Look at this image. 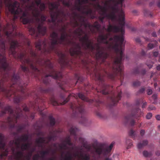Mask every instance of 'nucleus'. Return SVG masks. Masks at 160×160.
<instances>
[{"label": "nucleus", "instance_id": "nucleus-1", "mask_svg": "<svg viewBox=\"0 0 160 160\" xmlns=\"http://www.w3.org/2000/svg\"><path fill=\"white\" fill-rule=\"evenodd\" d=\"M116 2L117 3L114 6H108L112 10L110 13H107V10L103 14V12H100L99 13L100 16L98 18L102 23L103 22L105 18L114 21L116 19V14H117L120 26H113L109 23L107 28L103 27V29L108 32L105 34L103 32H101L98 36L97 41L99 43L106 44L109 49L113 50L115 52L116 56L112 63V71L115 72L117 76L120 77L121 81H122V79L124 77L122 61L124 57L123 54L124 50L123 35L125 32V15L122 8V5L119 8L118 7V4L117 1Z\"/></svg>", "mask_w": 160, "mask_h": 160}, {"label": "nucleus", "instance_id": "nucleus-2", "mask_svg": "<svg viewBox=\"0 0 160 160\" xmlns=\"http://www.w3.org/2000/svg\"><path fill=\"white\" fill-rule=\"evenodd\" d=\"M79 21L81 22L80 26L75 30L74 32L80 37L79 41L84 46L85 50H88L90 53L95 55L96 60V63L94 65L95 80L99 82V85L101 88H112V86L105 82L104 78V77H107L114 80L117 76L115 72L112 71V64L106 62V59L109 55L104 51V48L100 46L99 43H95L93 45V43L89 39L88 35L81 28L83 25L85 28H88L92 33L95 32L94 30L92 28V25L86 22L85 17L79 16Z\"/></svg>", "mask_w": 160, "mask_h": 160}, {"label": "nucleus", "instance_id": "nucleus-3", "mask_svg": "<svg viewBox=\"0 0 160 160\" xmlns=\"http://www.w3.org/2000/svg\"><path fill=\"white\" fill-rule=\"evenodd\" d=\"M23 111L25 112L29 111L28 108L25 105L23 107V110L18 106L15 112H14L12 107L7 105L2 108V110L0 111V116L3 115L7 113H9L10 116L8 118L7 124L8 125L10 128H12L14 127L15 124L17 123V120L21 118L24 117Z\"/></svg>", "mask_w": 160, "mask_h": 160}, {"label": "nucleus", "instance_id": "nucleus-4", "mask_svg": "<svg viewBox=\"0 0 160 160\" xmlns=\"http://www.w3.org/2000/svg\"><path fill=\"white\" fill-rule=\"evenodd\" d=\"M67 35V33H62L60 38L58 39V33L55 32H53L50 35V37L51 38L50 39L51 42L50 48L51 50L54 51L55 50L56 45H66L65 40Z\"/></svg>", "mask_w": 160, "mask_h": 160}, {"label": "nucleus", "instance_id": "nucleus-5", "mask_svg": "<svg viewBox=\"0 0 160 160\" xmlns=\"http://www.w3.org/2000/svg\"><path fill=\"white\" fill-rule=\"evenodd\" d=\"M50 9L51 10L50 16L52 18V22L55 23L58 17L60 16L65 17L66 14L62 10L58 9V5L55 2L49 3Z\"/></svg>", "mask_w": 160, "mask_h": 160}, {"label": "nucleus", "instance_id": "nucleus-6", "mask_svg": "<svg viewBox=\"0 0 160 160\" xmlns=\"http://www.w3.org/2000/svg\"><path fill=\"white\" fill-rule=\"evenodd\" d=\"M81 48L79 44H75L74 46L70 48L69 52L70 55L72 57L78 58L80 59L82 63L88 65V62L84 58V54L81 50Z\"/></svg>", "mask_w": 160, "mask_h": 160}, {"label": "nucleus", "instance_id": "nucleus-7", "mask_svg": "<svg viewBox=\"0 0 160 160\" xmlns=\"http://www.w3.org/2000/svg\"><path fill=\"white\" fill-rule=\"evenodd\" d=\"M143 113L141 112V110L138 108H136L133 110L130 115L125 117V120L126 123L130 122V124L132 126L134 125L135 121L132 118H135L138 120L142 116H143Z\"/></svg>", "mask_w": 160, "mask_h": 160}, {"label": "nucleus", "instance_id": "nucleus-8", "mask_svg": "<svg viewBox=\"0 0 160 160\" xmlns=\"http://www.w3.org/2000/svg\"><path fill=\"white\" fill-rule=\"evenodd\" d=\"M70 106L73 113L76 115L78 113H79L81 114V118L82 121L81 122V123H83L87 121V119L84 115L85 111L84 107L83 105L79 103L77 104L74 103H71Z\"/></svg>", "mask_w": 160, "mask_h": 160}, {"label": "nucleus", "instance_id": "nucleus-9", "mask_svg": "<svg viewBox=\"0 0 160 160\" xmlns=\"http://www.w3.org/2000/svg\"><path fill=\"white\" fill-rule=\"evenodd\" d=\"M47 17L41 14L39 17L40 19V21L39 22L36 20V18H35V20L38 24L37 27V29L38 31V34H41L42 35H45L47 31V28L43 26L44 22L47 19Z\"/></svg>", "mask_w": 160, "mask_h": 160}, {"label": "nucleus", "instance_id": "nucleus-10", "mask_svg": "<svg viewBox=\"0 0 160 160\" xmlns=\"http://www.w3.org/2000/svg\"><path fill=\"white\" fill-rule=\"evenodd\" d=\"M4 136L2 133H0V160H5L8 155L9 149L8 147H5V144L4 142Z\"/></svg>", "mask_w": 160, "mask_h": 160}, {"label": "nucleus", "instance_id": "nucleus-11", "mask_svg": "<svg viewBox=\"0 0 160 160\" xmlns=\"http://www.w3.org/2000/svg\"><path fill=\"white\" fill-rule=\"evenodd\" d=\"M113 144L114 143L112 142L109 147H107L105 148H103L102 147L96 148L95 149V152L99 155L102 154L105 156H109L108 154L110 152L113 147Z\"/></svg>", "mask_w": 160, "mask_h": 160}, {"label": "nucleus", "instance_id": "nucleus-12", "mask_svg": "<svg viewBox=\"0 0 160 160\" xmlns=\"http://www.w3.org/2000/svg\"><path fill=\"white\" fill-rule=\"evenodd\" d=\"M29 136L28 134H24L22 135L20 137L16 139L15 140H11L10 142V146L12 147L13 144H15L18 147L20 145L21 142H25L28 141Z\"/></svg>", "mask_w": 160, "mask_h": 160}, {"label": "nucleus", "instance_id": "nucleus-13", "mask_svg": "<svg viewBox=\"0 0 160 160\" xmlns=\"http://www.w3.org/2000/svg\"><path fill=\"white\" fill-rule=\"evenodd\" d=\"M59 59V63L62 67H70L72 63L64 54L61 53Z\"/></svg>", "mask_w": 160, "mask_h": 160}, {"label": "nucleus", "instance_id": "nucleus-14", "mask_svg": "<svg viewBox=\"0 0 160 160\" xmlns=\"http://www.w3.org/2000/svg\"><path fill=\"white\" fill-rule=\"evenodd\" d=\"M54 136L53 135H48L46 138L40 137L36 139V142L37 143L39 144L38 145L39 147H42V145L41 144L43 143H48L51 140H54Z\"/></svg>", "mask_w": 160, "mask_h": 160}, {"label": "nucleus", "instance_id": "nucleus-15", "mask_svg": "<svg viewBox=\"0 0 160 160\" xmlns=\"http://www.w3.org/2000/svg\"><path fill=\"white\" fill-rule=\"evenodd\" d=\"M78 97L82 100L90 103H92L94 102V101H95L97 103V104L96 105L97 107H98V104H101L102 103V102L99 99H98L97 100L90 99L86 97L83 94L81 93H78Z\"/></svg>", "mask_w": 160, "mask_h": 160}, {"label": "nucleus", "instance_id": "nucleus-16", "mask_svg": "<svg viewBox=\"0 0 160 160\" xmlns=\"http://www.w3.org/2000/svg\"><path fill=\"white\" fill-rule=\"evenodd\" d=\"M89 7H87L86 8H83V10L81 12L83 14H85L87 15H89L90 16V18L92 19H93L96 18V16L95 15L92 14V10L89 8Z\"/></svg>", "mask_w": 160, "mask_h": 160}, {"label": "nucleus", "instance_id": "nucleus-17", "mask_svg": "<svg viewBox=\"0 0 160 160\" xmlns=\"http://www.w3.org/2000/svg\"><path fill=\"white\" fill-rule=\"evenodd\" d=\"M108 5V3L106 2L105 3V6L103 7L100 5L98 2L96 4L94 5L95 7H96V9L98 10H99V12H103L102 14H104L106 12V10H108L106 7Z\"/></svg>", "mask_w": 160, "mask_h": 160}, {"label": "nucleus", "instance_id": "nucleus-18", "mask_svg": "<svg viewBox=\"0 0 160 160\" xmlns=\"http://www.w3.org/2000/svg\"><path fill=\"white\" fill-rule=\"evenodd\" d=\"M73 97L76 98L75 95L74 94H70L68 96L67 98L65 100L64 99L65 97V96L64 93H61L60 95V98L61 99H62L63 101L62 102H60V104L62 105L65 104L70 99V97Z\"/></svg>", "mask_w": 160, "mask_h": 160}, {"label": "nucleus", "instance_id": "nucleus-19", "mask_svg": "<svg viewBox=\"0 0 160 160\" xmlns=\"http://www.w3.org/2000/svg\"><path fill=\"white\" fill-rule=\"evenodd\" d=\"M132 72L134 74H140L141 75H143L146 73V71L144 69L140 70V68L138 67L134 68L132 70Z\"/></svg>", "mask_w": 160, "mask_h": 160}, {"label": "nucleus", "instance_id": "nucleus-20", "mask_svg": "<svg viewBox=\"0 0 160 160\" xmlns=\"http://www.w3.org/2000/svg\"><path fill=\"white\" fill-rule=\"evenodd\" d=\"M43 44L44 48H45L46 46V43L45 41H42L41 40H39L38 41L35 43V46L36 48L38 50L40 51L41 49V45Z\"/></svg>", "mask_w": 160, "mask_h": 160}, {"label": "nucleus", "instance_id": "nucleus-21", "mask_svg": "<svg viewBox=\"0 0 160 160\" xmlns=\"http://www.w3.org/2000/svg\"><path fill=\"white\" fill-rule=\"evenodd\" d=\"M78 4H76L75 5V9L77 10L78 11L82 12V10H83V8H86L87 7H88V5H85L83 7L82 6V3H83L82 2V1L81 2L80 1L81 0H78Z\"/></svg>", "mask_w": 160, "mask_h": 160}, {"label": "nucleus", "instance_id": "nucleus-22", "mask_svg": "<svg viewBox=\"0 0 160 160\" xmlns=\"http://www.w3.org/2000/svg\"><path fill=\"white\" fill-rule=\"evenodd\" d=\"M39 90L42 93H50L52 92V89L49 88L46 89L42 87H40L39 88Z\"/></svg>", "mask_w": 160, "mask_h": 160}, {"label": "nucleus", "instance_id": "nucleus-23", "mask_svg": "<svg viewBox=\"0 0 160 160\" xmlns=\"http://www.w3.org/2000/svg\"><path fill=\"white\" fill-rule=\"evenodd\" d=\"M148 143V141L147 140H144L142 141V142L138 143L137 145V148L138 149H141L144 147L146 146Z\"/></svg>", "mask_w": 160, "mask_h": 160}, {"label": "nucleus", "instance_id": "nucleus-24", "mask_svg": "<svg viewBox=\"0 0 160 160\" xmlns=\"http://www.w3.org/2000/svg\"><path fill=\"white\" fill-rule=\"evenodd\" d=\"M143 103L142 106V108H145L147 105V103L146 102H144L143 99L142 98H140L139 99H138L136 100V105L137 106H139L140 103Z\"/></svg>", "mask_w": 160, "mask_h": 160}, {"label": "nucleus", "instance_id": "nucleus-25", "mask_svg": "<svg viewBox=\"0 0 160 160\" xmlns=\"http://www.w3.org/2000/svg\"><path fill=\"white\" fill-rule=\"evenodd\" d=\"M16 159L17 160H22L21 158L23 157V153L22 152L19 151L14 153Z\"/></svg>", "mask_w": 160, "mask_h": 160}, {"label": "nucleus", "instance_id": "nucleus-26", "mask_svg": "<svg viewBox=\"0 0 160 160\" xmlns=\"http://www.w3.org/2000/svg\"><path fill=\"white\" fill-rule=\"evenodd\" d=\"M24 128V126L22 125H19L16 126L17 132H14V135H18V133H21L22 130Z\"/></svg>", "mask_w": 160, "mask_h": 160}, {"label": "nucleus", "instance_id": "nucleus-27", "mask_svg": "<svg viewBox=\"0 0 160 160\" xmlns=\"http://www.w3.org/2000/svg\"><path fill=\"white\" fill-rule=\"evenodd\" d=\"M78 129L75 127H72L69 129V132L71 135L74 136V138L77 139L76 132H77Z\"/></svg>", "mask_w": 160, "mask_h": 160}, {"label": "nucleus", "instance_id": "nucleus-28", "mask_svg": "<svg viewBox=\"0 0 160 160\" xmlns=\"http://www.w3.org/2000/svg\"><path fill=\"white\" fill-rule=\"evenodd\" d=\"M30 145L28 143H22L21 146V148L22 151L28 150Z\"/></svg>", "mask_w": 160, "mask_h": 160}, {"label": "nucleus", "instance_id": "nucleus-29", "mask_svg": "<svg viewBox=\"0 0 160 160\" xmlns=\"http://www.w3.org/2000/svg\"><path fill=\"white\" fill-rule=\"evenodd\" d=\"M142 154L143 156L145 157H150L152 155V153L151 151L148 152L147 151L144 150L143 151Z\"/></svg>", "mask_w": 160, "mask_h": 160}, {"label": "nucleus", "instance_id": "nucleus-30", "mask_svg": "<svg viewBox=\"0 0 160 160\" xmlns=\"http://www.w3.org/2000/svg\"><path fill=\"white\" fill-rule=\"evenodd\" d=\"M92 25V30L93 29L92 28H94L96 29L98 31L99 30L101 27V25L97 21L95 22Z\"/></svg>", "mask_w": 160, "mask_h": 160}, {"label": "nucleus", "instance_id": "nucleus-31", "mask_svg": "<svg viewBox=\"0 0 160 160\" xmlns=\"http://www.w3.org/2000/svg\"><path fill=\"white\" fill-rule=\"evenodd\" d=\"M129 134L130 136H131L133 139H135V138L136 137V131L133 130L131 129L130 130L129 132Z\"/></svg>", "mask_w": 160, "mask_h": 160}, {"label": "nucleus", "instance_id": "nucleus-32", "mask_svg": "<svg viewBox=\"0 0 160 160\" xmlns=\"http://www.w3.org/2000/svg\"><path fill=\"white\" fill-rule=\"evenodd\" d=\"M64 142L67 144L69 146H72L73 145V143L71 142V140L70 137H67L65 139Z\"/></svg>", "mask_w": 160, "mask_h": 160}, {"label": "nucleus", "instance_id": "nucleus-33", "mask_svg": "<svg viewBox=\"0 0 160 160\" xmlns=\"http://www.w3.org/2000/svg\"><path fill=\"white\" fill-rule=\"evenodd\" d=\"M144 15L147 17H151L152 16L151 12L146 9H145L144 10Z\"/></svg>", "mask_w": 160, "mask_h": 160}, {"label": "nucleus", "instance_id": "nucleus-34", "mask_svg": "<svg viewBox=\"0 0 160 160\" xmlns=\"http://www.w3.org/2000/svg\"><path fill=\"white\" fill-rule=\"evenodd\" d=\"M50 120V124L51 126H53L55 124V120L52 116H50L49 117Z\"/></svg>", "mask_w": 160, "mask_h": 160}, {"label": "nucleus", "instance_id": "nucleus-35", "mask_svg": "<svg viewBox=\"0 0 160 160\" xmlns=\"http://www.w3.org/2000/svg\"><path fill=\"white\" fill-rule=\"evenodd\" d=\"M50 101L51 103L54 106H56L59 105V103L53 97H52L51 98Z\"/></svg>", "mask_w": 160, "mask_h": 160}, {"label": "nucleus", "instance_id": "nucleus-36", "mask_svg": "<svg viewBox=\"0 0 160 160\" xmlns=\"http://www.w3.org/2000/svg\"><path fill=\"white\" fill-rule=\"evenodd\" d=\"M80 156L82 157V159L84 160H90V157L89 155H88L85 154L83 155L82 154H80Z\"/></svg>", "mask_w": 160, "mask_h": 160}, {"label": "nucleus", "instance_id": "nucleus-37", "mask_svg": "<svg viewBox=\"0 0 160 160\" xmlns=\"http://www.w3.org/2000/svg\"><path fill=\"white\" fill-rule=\"evenodd\" d=\"M75 78L77 79V81L75 84H76L78 82V81H79L80 82H82L83 81V78L81 77L78 74H75Z\"/></svg>", "mask_w": 160, "mask_h": 160}, {"label": "nucleus", "instance_id": "nucleus-38", "mask_svg": "<svg viewBox=\"0 0 160 160\" xmlns=\"http://www.w3.org/2000/svg\"><path fill=\"white\" fill-rule=\"evenodd\" d=\"M154 3H156L158 7L160 8V0H154L153 2H151L150 3V5L152 6Z\"/></svg>", "mask_w": 160, "mask_h": 160}, {"label": "nucleus", "instance_id": "nucleus-39", "mask_svg": "<svg viewBox=\"0 0 160 160\" xmlns=\"http://www.w3.org/2000/svg\"><path fill=\"white\" fill-rule=\"evenodd\" d=\"M61 1L62 2L63 5L68 8L69 7L71 6L69 1L67 2L65 0H61Z\"/></svg>", "mask_w": 160, "mask_h": 160}, {"label": "nucleus", "instance_id": "nucleus-40", "mask_svg": "<svg viewBox=\"0 0 160 160\" xmlns=\"http://www.w3.org/2000/svg\"><path fill=\"white\" fill-rule=\"evenodd\" d=\"M49 153V151L48 150L42 151L40 152V154L42 155L41 157L43 158H44L45 155L48 154Z\"/></svg>", "mask_w": 160, "mask_h": 160}, {"label": "nucleus", "instance_id": "nucleus-41", "mask_svg": "<svg viewBox=\"0 0 160 160\" xmlns=\"http://www.w3.org/2000/svg\"><path fill=\"white\" fill-rule=\"evenodd\" d=\"M68 155H65V159L66 160H72V154L69 152H68Z\"/></svg>", "mask_w": 160, "mask_h": 160}, {"label": "nucleus", "instance_id": "nucleus-42", "mask_svg": "<svg viewBox=\"0 0 160 160\" xmlns=\"http://www.w3.org/2000/svg\"><path fill=\"white\" fill-rule=\"evenodd\" d=\"M157 42L155 41L154 44L150 43L148 44V47L149 49H151L154 47L155 45H156Z\"/></svg>", "mask_w": 160, "mask_h": 160}, {"label": "nucleus", "instance_id": "nucleus-43", "mask_svg": "<svg viewBox=\"0 0 160 160\" xmlns=\"http://www.w3.org/2000/svg\"><path fill=\"white\" fill-rule=\"evenodd\" d=\"M39 8L41 12L44 11L45 8V4L43 2H41V3L39 5Z\"/></svg>", "mask_w": 160, "mask_h": 160}, {"label": "nucleus", "instance_id": "nucleus-44", "mask_svg": "<svg viewBox=\"0 0 160 160\" xmlns=\"http://www.w3.org/2000/svg\"><path fill=\"white\" fill-rule=\"evenodd\" d=\"M37 102L36 101L35 103L36 104H37ZM36 105L37 106V107L36 108L35 107V106H33L35 110H36L39 112H40V113L42 114V110L39 107V105L38 104L37 106V105Z\"/></svg>", "mask_w": 160, "mask_h": 160}, {"label": "nucleus", "instance_id": "nucleus-45", "mask_svg": "<svg viewBox=\"0 0 160 160\" xmlns=\"http://www.w3.org/2000/svg\"><path fill=\"white\" fill-rule=\"evenodd\" d=\"M141 84V82L137 80L134 81L133 82V85L134 87H137L139 86Z\"/></svg>", "mask_w": 160, "mask_h": 160}, {"label": "nucleus", "instance_id": "nucleus-46", "mask_svg": "<svg viewBox=\"0 0 160 160\" xmlns=\"http://www.w3.org/2000/svg\"><path fill=\"white\" fill-rule=\"evenodd\" d=\"M153 64V63L151 61H147L146 62V64L149 68H152Z\"/></svg>", "mask_w": 160, "mask_h": 160}, {"label": "nucleus", "instance_id": "nucleus-47", "mask_svg": "<svg viewBox=\"0 0 160 160\" xmlns=\"http://www.w3.org/2000/svg\"><path fill=\"white\" fill-rule=\"evenodd\" d=\"M80 24L78 23V22L76 20V19L74 20V21L73 22V27L74 28H75L77 27L80 26Z\"/></svg>", "mask_w": 160, "mask_h": 160}, {"label": "nucleus", "instance_id": "nucleus-48", "mask_svg": "<svg viewBox=\"0 0 160 160\" xmlns=\"http://www.w3.org/2000/svg\"><path fill=\"white\" fill-rule=\"evenodd\" d=\"M40 157V155L38 154H36L34 155L33 158L32 159L33 160H38L39 158Z\"/></svg>", "mask_w": 160, "mask_h": 160}, {"label": "nucleus", "instance_id": "nucleus-49", "mask_svg": "<svg viewBox=\"0 0 160 160\" xmlns=\"http://www.w3.org/2000/svg\"><path fill=\"white\" fill-rule=\"evenodd\" d=\"M124 0H112V2H114L117 1L118 3L121 6L122 5V3Z\"/></svg>", "mask_w": 160, "mask_h": 160}, {"label": "nucleus", "instance_id": "nucleus-50", "mask_svg": "<svg viewBox=\"0 0 160 160\" xmlns=\"http://www.w3.org/2000/svg\"><path fill=\"white\" fill-rule=\"evenodd\" d=\"M152 116V114L151 112H149L146 115V118L148 119H150Z\"/></svg>", "mask_w": 160, "mask_h": 160}, {"label": "nucleus", "instance_id": "nucleus-51", "mask_svg": "<svg viewBox=\"0 0 160 160\" xmlns=\"http://www.w3.org/2000/svg\"><path fill=\"white\" fill-rule=\"evenodd\" d=\"M72 14L73 15V18L74 20H75V18L76 17L79 20V16H82V15H78L77 13L75 12H73L72 13Z\"/></svg>", "mask_w": 160, "mask_h": 160}, {"label": "nucleus", "instance_id": "nucleus-52", "mask_svg": "<svg viewBox=\"0 0 160 160\" xmlns=\"http://www.w3.org/2000/svg\"><path fill=\"white\" fill-rule=\"evenodd\" d=\"M156 109L155 107L153 105H150L148 108V111L150 110H154Z\"/></svg>", "mask_w": 160, "mask_h": 160}, {"label": "nucleus", "instance_id": "nucleus-53", "mask_svg": "<svg viewBox=\"0 0 160 160\" xmlns=\"http://www.w3.org/2000/svg\"><path fill=\"white\" fill-rule=\"evenodd\" d=\"M41 0H35V2L38 7H39V5L41 3Z\"/></svg>", "mask_w": 160, "mask_h": 160}, {"label": "nucleus", "instance_id": "nucleus-54", "mask_svg": "<svg viewBox=\"0 0 160 160\" xmlns=\"http://www.w3.org/2000/svg\"><path fill=\"white\" fill-rule=\"evenodd\" d=\"M32 154V152H30L26 156V159L27 160H30Z\"/></svg>", "mask_w": 160, "mask_h": 160}, {"label": "nucleus", "instance_id": "nucleus-55", "mask_svg": "<svg viewBox=\"0 0 160 160\" xmlns=\"http://www.w3.org/2000/svg\"><path fill=\"white\" fill-rule=\"evenodd\" d=\"M157 95L156 94H154L152 96V98L155 101L157 99ZM153 103L156 104V101H155V102H153Z\"/></svg>", "mask_w": 160, "mask_h": 160}, {"label": "nucleus", "instance_id": "nucleus-56", "mask_svg": "<svg viewBox=\"0 0 160 160\" xmlns=\"http://www.w3.org/2000/svg\"><path fill=\"white\" fill-rule=\"evenodd\" d=\"M152 92V91L151 88H148L147 90V94L148 95H151Z\"/></svg>", "mask_w": 160, "mask_h": 160}, {"label": "nucleus", "instance_id": "nucleus-57", "mask_svg": "<svg viewBox=\"0 0 160 160\" xmlns=\"http://www.w3.org/2000/svg\"><path fill=\"white\" fill-rule=\"evenodd\" d=\"M30 31L32 32V33L33 34H35L36 33V30L35 28H31L30 29Z\"/></svg>", "mask_w": 160, "mask_h": 160}, {"label": "nucleus", "instance_id": "nucleus-58", "mask_svg": "<svg viewBox=\"0 0 160 160\" xmlns=\"http://www.w3.org/2000/svg\"><path fill=\"white\" fill-rule=\"evenodd\" d=\"M66 28L65 27H63L61 29H60V32H62V33H66L65 31Z\"/></svg>", "mask_w": 160, "mask_h": 160}, {"label": "nucleus", "instance_id": "nucleus-59", "mask_svg": "<svg viewBox=\"0 0 160 160\" xmlns=\"http://www.w3.org/2000/svg\"><path fill=\"white\" fill-rule=\"evenodd\" d=\"M79 141L82 144H84V139L81 137H80L79 138Z\"/></svg>", "mask_w": 160, "mask_h": 160}, {"label": "nucleus", "instance_id": "nucleus-60", "mask_svg": "<svg viewBox=\"0 0 160 160\" xmlns=\"http://www.w3.org/2000/svg\"><path fill=\"white\" fill-rule=\"evenodd\" d=\"M145 90V89L144 88H141L139 91L138 92L140 93H142Z\"/></svg>", "mask_w": 160, "mask_h": 160}, {"label": "nucleus", "instance_id": "nucleus-61", "mask_svg": "<svg viewBox=\"0 0 160 160\" xmlns=\"http://www.w3.org/2000/svg\"><path fill=\"white\" fill-rule=\"evenodd\" d=\"M96 114L97 116L100 118H101L102 117V115L100 112H96Z\"/></svg>", "mask_w": 160, "mask_h": 160}, {"label": "nucleus", "instance_id": "nucleus-62", "mask_svg": "<svg viewBox=\"0 0 160 160\" xmlns=\"http://www.w3.org/2000/svg\"><path fill=\"white\" fill-rule=\"evenodd\" d=\"M145 130H143V129H142L140 131V135L141 136H143L144 133H145Z\"/></svg>", "mask_w": 160, "mask_h": 160}, {"label": "nucleus", "instance_id": "nucleus-63", "mask_svg": "<svg viewBox=\"0 0 160 160\" xmlns=\"http://www.w3.org/2000/svg\"><path fill=\"white\" fill-rule=\"evenodd\" d=\"M158 52H154L153 53V54L154 56L155 57H157L158 56Z\"/></svg>", "mask_w": 160, "mask_h": 160}, {"label": "nucleus", "instance_id": "nucleus-64", "mask_svg": "<svg viewBox=\"0 0 160 160\" xmlns=\"http://www.w3.org/2000/svg\"><path fill=\"white\" fill-rule=\"evenodd\" d=\"M155 154L156 156H160V150H157L155 152Z\"/></svg>", "mask_w": 160, "mask_h": 160}]
</instances>
